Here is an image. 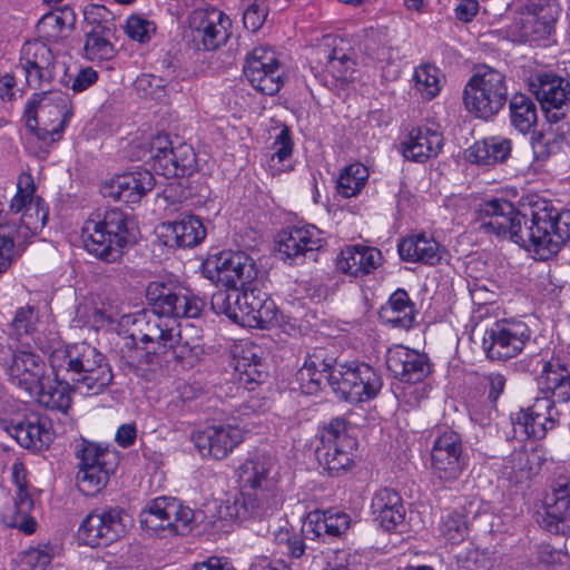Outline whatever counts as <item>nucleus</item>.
<instances>
[{
    "label": "nucleus",
    "instance_id": "28",
    "mask_svg": "<svg viewBox=\"0 0 570 570\" xmlns=\"http://www.w3.org/2000/svg\"><path fill=\"white\" fill-rule=\"evenodd\" d=\"M543 524L550 532L570 531V476H559L546 503Z\"/></svg>",
    "mask_w": 570,
    "mask_h": 570
},
{
    "label": "nucleus",
    "instance_id": "11",
    "mask_svg": "<svg viewBox=\"0 0 570 570\" xmlns=\"http://www.w3.org/2000/svg\"><path fill=\"white\" fill-rule=\"evenodd\" d=\"M194 511L175 498L159 497L151 500L139 513L144 529L153 532L168 530L174 534H186L191 530Z\"/></svg>",
    "mask_w": 570,
    "mask_h": 570
},
{
    "label": "nucleus",
    "instance_id": "61",
    "mask_svg": "<svg viewBox=\"0 0 570 570\" xmlns=\"http://www.w3.org/2000/svg\"><path fill=\"white\" fill-rule=\"evenodd\" d=\"M155 31L151 22L139 17L131 16L126 23V33L132 40L146 42L150 38V32Z\"/></svg>",
    "mask_w": 570,
    "mask_h": 570
},
{
    "label": "nucleus",
    "instance_id": "16",
    "mask_svg": "<svg viewBox=\"0 0 570 570\" xmlns=\"http://www.w3.org/2000/svg\"><path fill=\"white\" fill-rule=\"evenodd\" d=\"M0 364L4 367L12 384L33 393L43 380L45 361L29 348H6L0 346Z\"/></svg>",
    "mask_w": 570,
    "mask_h": 570
},
{
    "label": "nucleus",
    "instance_id": "18",
    "mask_svg": "<svg viewBox=\"0 0 570 570\" xmlns=\"http://www.w3.org/2000/svg\"><path fill=\"white\" fill-rule=\"evenodd\" d=\"M322 232L314 225L293 226L278 234L277 252L284 262L301 264L323 246Z\"/></svg>",
    "mask_w": 570,
    "mask_h": 570
},
{
    "label": "nucleus",
    "instance_id": "21",
    "mask_svg": "<svg viewBox=\"0 0 570 570\" xmlns=\"http://www.w3.org/2000/svg\"><path fill=\"white\" fill-rule=\"evenodd\" d=\"M190 24L195 41L205 50H216L227 41L232 21L222 10L206 8L193 12Z\"/></svg>",
    "mask_w": 570,
    "mask_h": 570
},
{
    "label": "nucleus",
    "instance_id": "41",
    "mask_svg": "<svg viewBox=\"0 0 570 570\" xmlns=\"http://www.w3.org/2000/svg\"><path fill=\"white\" fill-rule=\"evenodd\" d=\"M512 142L501 136L484 138L468 149V159L481 166L504 163L511 155Z\"/></svg>",
    "mask_w": 570,
    "mask_h": 570
},
{
    "label": "nucleus",
    "instance_id": "23",
    "mask_svg": "<svg viewBox=\"0 0 570 570\" xmlns=\"http://www.w3.org/2000/svg\"><path fill=\"white\" fill-rule=\"evenodd\" d=\"M155 186V178L149 170L122 174L104 181L100 193L105 198L137 204Z\"/></svg>",
    "mask_w": 570,
    "mask_h": 570
},
{
    "label": "nucleus",
    "instance_id": "49",
    "mask_svg": "<svg viewBox=\"0 0 570 570\" xmlns=\"http://www.w3.org/2000/svg\"><path fill=\"white\" fill-rule=\"evenodd\" d=\"M368 169L361 163L346 166L337 179L336 190L344 198H351L361 193L368 179Z\"/></svg>",
    "mask_w": 570,
    "mask_h": 570
},
{
    "label": "nucleus",
    "instance_id": "64",
    "mask_svg": "<svg viewBox=\"0 0 570 570\" xmlns=\"http://www.w3.org/2000/svg\"><path fill=\"white\" fill-rule=\"evenodd\" d=\"M326 525L328 537H340L350 528L351 518L345 512L327 510Z\"/></svg>",
    "mask_w": 570,
    "mask_h": 570
},
{
    "label": "nucleus",
    "instance_id": "10",
    "mask_svg": "<svg viewBox=\"0 0 570 570\" xmlns=\"http://www.w3.org/2000/svg\"><path fill=\"white\" fill-rule=\"evenodd\" d=\"M77 485L85 495H95L108 483L114 470V454L107 448L82 441L77 445Z\"/></svg>",
    "mask_w": 570,
    "mask_h": 570
},
{
    "label": "nucleus",
    "instance_id": "30",
    "mask_svg": "<svg viewBox=\"0 0 570 570\" xmlns=\"http://www.w3.org/2000/svg\"><path fill=\"white\" fill-rule=\"evenodd\" d=\"M31 105H36V115L39 116L41 125H56L65 129L72 116L69 96L58 90L35 94Z\"/></svg>",
    "mask_w": 570,
    "mask_h": 570
},
{
    "label": "nucleus",
    "instance_id": "25",
    "mask_svg": "<svg viewBox=\"0 0 570 570\" xmlns=\"http://www.w3.org/2000/svg\"><path fill=\"white\" fill-rule=\"evenodd\" d=\"M12 478L17 487L14 501L13 505L3 513L2 519L8 527L31 534L36 531L37 522L30 517L33 500L27 490V471L21 462L13 463Z\"/></svg>",
    "mask_w": 570,
    "mask_h": 570
},
{
    "label": "nucleus",
    "instance_id": "46",
    "mask_svg": "<svg viewBox=\"0 0 570 570\" xmlns=\"http://www.w3.org/2000/svg\"><path fill=\"white\" fill-rule=\"evenodd\" d=\"M510 122L519 132H529L537 124L534 101L524 94H515L509 101Z\"/></svg>",
    "mask_w": 570,
    "mask_h": 570
},
{
    "label": "nucleus",
    "instance_id": "58",
    "mask_svg": "<svg viewBox=\"0 0 570 570\" xmlns=\"http://www.w3.org/2000/svg\"><path fill=\"white\" fill-rule=\"evenodd\" d=\"M279 551L292 558H301L306 549L304 539L299 534H292L287 530H281L275 537Z\"/></svg>",
    "mask_w": 570,
    "mask_h": 570
},
{
    "label": "nucleus",
    "instance_id": "51",
    "mask_svg": "<svg viewBox=\"0 0 570 570\" xmlns=\"http://www.w3.org/2000/svg\"><path fill=\"white\" fill-rule=\"evenodd\" d=\"M466 517L458 511H450L442 515L439 524V534L446 542L458 544L468 535Z\"/></svg>",
    "mask_w": 570,
    "mask_h": 570
},
{
    "label": "nucleus",
    "instance_id": "35",
    "mask_svg": "<svg viewBox=\"0 0 570 570\" xmlns=\"http://www.w3.org/2000/svg\"><path fill=\"white\" fill-rule=\"evenodd\" d=\"M264 350L252 341H242L234 348L235 370L246 383H258L266 377Z\"/></svg>",
    "mask_w": 570,
    "mask_h": 570
},
{
    "label": "nucleus",
    "instance_id": "47",
    "mask_svg": "<svg viewBox=\"0 0 570 570\" xmlns=\"http://www.w3.org/2000/svg\"><path fill=\"white\" fill-rule=\"evenodd\" d=\"M196 166V155L188 144L173 147L170 155L161 163L163 175L167 177H184L190 175Z\"/></svg>",
    "mask_w": 570,
    "mask_h": 570
},
{
    "label": "nucleus",
    "instance_id": "31",
    "mask_svg": "<svg viewBox=\"0 0 570 570\" xmlns=\"http://www.w3.org/2000/svg\"><path fill=\"white\" fill-rule=\"evenodd\" d=\"M6 430L22 448L33 451L47 449L53 438L49 422L36 415L11 423Z\"/></svg>",
    "mask_w": 570,
    "mask_h": 570
},
{
    "label": "nucleus",
    "instance_id": "55",
    "mask_svg": "<svg viewBox=\"0 0 570 570\" xmlns=\"http://www.w3.org/2000/svg\"><path fill=\"white\" fill-rule=\"evenodd\" d=\"M38 314L30 305L17 309L14 317L10 324L12 334L20 338L30 335L37 330Z\"/></svg>",
    "mask_w": 570,
    "mask_h": 570
},
{
    "label": "nucleus",
    "instance_id": "15",
    "mask_svg": "<svg viewBox=\"0 0 570 570\" xmlns=\"http://www.w3.org/2000/svg\"><path fill=\"white\" fill-rule=\"evenodd\" d=\"M466 466L463 443L459 433L449 430L433 442L431 468L434 476L444 485L458 481Z\"/></svg>",
    "mask_w": 570,
    "mask_h": 570
},
{
    "label": "nucleus",
    "instance_id": "38",
    "mask_svg": "<svg viewBox=\"0 0 570 570\" xmlns=\"http://www.w3.org/2000/svg\"><path fill=\"white\" fill-rule=\"evenodd\" d=\"M166 244L176 247H194L206 236L203 222L195 215H185L178 220L164 224Z\"/></svg>",
    "mask_w": 570,
    "mask_h": 570
},
{
    "label": "nucleus",
    "instance_id": "17",
    "mask_svg": "<svg viewBox=\"0 0 570 570\" xmlns=\"http://www.w3.org/2000/svg\"><path fill=\"white\" fill-rule=\"evenodd\" d=\"M234 322L252 328H268L277 318L273 299L259 287H240Z\"/></svg>",
    "mask_w": 570,
    "mask_h": 570
},
{
    "label": "nucleus",
    "instance_id": "9",
    "mask_svg": "<svg viewBox=\"0 0 570 570\" xmlns=\"http://www.w3.org/2000/svg\"><path fill=\"white\" fill-rule=\"evenodd\" d=\"M316 449L318 463L331 475H341L354 464L355 441L346 432L344 419H333L321 432Z\"/></svg>",
    "mask_w": 570,
    "mask_h": 570
},
{
    "label": "nucleus",
    "instance_id": "43",
    "mask_svg": "<svg viewBox=\"0 0 570 570\" xmlns=\"http://www.w3.org/2000/svg\"><path fill=\"white\" fill-rule=\"evenodd\" d=\"M415 305L409 294L401 287L390 296L389 302L382 307V317L393 327L410 328L415 320Z\"/></svg>",
    "mask_w": 570,
    "mask_h": 570
},
{
    "label": "nucleus",
    "instance_id": "48",
    "mask_svg": "<svg viewBox=\"0 0 570 570\" xmlns=\"http://www.w3.org/2000/svg\"><path fill=\"white\" fill-rule=\"evenodd\" d=\"M540 468L539 455L525 449L511 453L504 463V474L517 482L529 479Z\"/></svg>",
    "mask_w": 570,
    "mask_h": 570
},
{
    "label": "nucleus",
    "instance_id": "33",
    "mask_svg": "<svg viewBox=\"0 0 570 570\" xmlns=\"http://www.w3.org/2000/svg\"><path fill=\"white\" fill-rule=\"evenodd\" d=\"M382 258L381 250L374 247L353 245L341 250L336 265L342 273L362 278L376 269Z\"/></svg>",
    "mask_w": 570,
    "mask_h": 570
},
{
    "label": "nucleus",
    "instance_id": "34",
    "mask_svg": "<svg viewBox=\"0 0 570 570\" xmlns=\"http://www.w3.org/2000/svg\"><path fill=\"white\" fill-rule=\"evenodd\" d=\"M374 520L386 531L394 530L403 523L405 508L401 495L389 488L377 490L371 501Z\"/></svg>",
    "mask_w": 570,
    "mask_h": 570
},
{
    "label": "nucleus",
    "instance_id": "52",
    "mask_svg": "<svg viewBox=\"0 0 570 570\" xmlns=\"http://www.w3.org/2000/svg\"><path fill=\"white\" fill-rule=\"evenodd\" d=\"M21 213L18 233L22 236L35 235L41 230L47 223L49 214L41 198H37L36 205H30Z\"/></svg>",
    "mask_w": 570,
    "mask_h": 570
},
{
    "label": "nucleus",
    "instance_id": "6",
    "mask_svg": "<svg viewBox=\"0 0 570 570\" xmlns=\"http://www.w3.org/2000/svg\"><path fill=\"white\" fill-rule=\"evenodd\" d=\"M505 76L489 66H482L464 87L463 101L466 110L475 117L492 119L508 101Z\"/></svg>",
    "mask_w": 570,
    "mask_h": 570
},
{
    "label": "nucleus",
    "instance_id": "12",
    "mask_svg": "<svg viewBox=\"0 0 570 570\" xmlns=\"http://www.w3.org/2000/svg\"><path fill=\"white\" fill-rule=\"evenodd\" d=\"M128 522L129 517L121 509H97L80 523L78 540L92 548L106 546L126 533Z\"/></svg>",
    "mask_w": 570,
    "mask_h": 570
},
{
    "label": "nucleus",
    "instance_id": "26",
    "mask_svg": "<svg viewBox=\"0 0 570 570\" xmlns=\"http://www.w3.org/2000/svg\"><path fill=\"white\" fill-rule=\"evenodd\" d=\"M386 366L395 379L405 383H419L430 372L426 355L403 345H395L387 350Z\"/></svg>",
    "mask_w": 570,
    "mask_h": 570
},
{
    "label": "nucleus",
    "instance_id": "2",
    "mask_svg": "<svg viewBox=\"0 0 570 570\" xmlns=\"http://www.w3.org/2000/svg\"><path fill=\"white\" fill-rule=\"evenodd\" d=\"M242 492L226 501V517L238 521L273 514L283 504L278 490V470L275 459L265 453L252 454L238 469Z\"/></svg>",
    "mask_w": 570,
    "mask_h": 570
},
{
    "label": "nucleus",
    "instance_id": "56",
    "mask_svg": "<svg viewBox=\"0 0 570 570\" xmlns=\"http://www.w3.org/2000/svg\"><path fill=\"white\" fill-rule=\"evenodd\" d=\"M135 89L142 98L159 100L165 97L166 81L155 75H141L135 80Z\"/></svg>",
    "mask_w": 570,
    "mask_h": 570
},
{
    "label": "nucleus",
    "instance_id": "32",
    "mask_svg": "<svg viewBox=\"0 0 570 570\" xmlns=\"http://www.w3.org/2000/svg\"><path fill=\"white\" fill-rule=\"evenodd\" d=\"M537 382L541 397H549L553 405L570 401V372L560 360L546 362Z\"/></svg>",
    "mask_w": 570,
    "mask_h": 570
},
{
    "label": "nucleus",
    "instance_id": "22",
    "mask_svg": "<svg viewBox=\"0 0 570 570\" xmlns=\"http://www.w3.org/2000/svg\"><path fill=\"white\" fill-rule=\"evenodd\" d=\"M244 438L243 430L235 425H210L194 432L193 442L203 456L226 458Z\"/></svg>",
    "mask_w": 570,
    "mask_h": 570
},
{
    "label": "nucleus",
    "instance_id": "27",
    "mask_svg": "<svg viewBox=\"0 0 570 570\" xmlns=\"http://www.w3.org/2000/svg\"><path fill=\"white\" fill-rule=\"evenodd\" d=\"M147 298L153 306L155 316L194 318L200 314L202 302L187 295H178L160 287H147Z\"/></svg>",
    "mask_w": 570,
    "mask_h": 570
},
{
    "label": "nucleus",
    "instance_id": "57",
    "mask_svg": "<svg viewBox=\"0 0 570 570\" xmlns=\"http://www.w3.org/2000/svg\"><path fill=\"white\" fill-rule=\"evenodd\" d=\"M135 282H146L147 285H175L179 284V276L173 272L165 269L164 267H155L154 269L144 268L138 272Z\"/></svg>",
    "mask_w": 570,
    "mask_h": 570
},
{
    "label": "nucleus",
    "instance_id": "5",
    "mask_svg": "<svg viewBox=\"0 0 570 570\" xmlns=\"http://www.w3.org/2000/svg\"><path fill=\"white\" fill-rule=\"evenodd\" d=\"M129 225L127 214L118 208L91 213L81 227L85 249L99 259L116 261L128 242Z\"/></svg>",
    "mask_w": 570,
    "mask_h": 570
},
{
    "label": "nucleus",
    "instance_id": "37",
    "mask_svg": "<svg viewBox=\"0 0 570 570\" xmlns=\"http://www.w3.org/2000/svg\"><path fill=\"white\" fill-rule=\"evenodd\" d=\"M530 90L542 109L563 107L570 99V82L551 73L538 75L530 81Z\"/></svg>",
    "mask_w": 570,
    "mask_h": 570
},
{
    "label": "nucleus",
    "instance_id": "59",
    "mask_svg": "<svg viewBox=\"0 0 570 570\" xmlns=\"http://www.w3.org/2000/svg\"><path fill=\"white\" fill-rule=\"evenodd\" d=\"M51 562V556L41 549L31 548L21 553L20 570H45Z\"/></svg>",
    "mask_w": 570,
    "mask_h": 570
},
{
    "label": "nucleus",
    "instance_id": "44",
    "mask_svg": "<svg viewBox=\"0 0 570 570\" xmlns=\"http://www.w3.org/2000/svg\"><path fill=\"white\" fill-rule=\"evenodd\" d=\"M355 52L351 48H345V43L341 40L327 56L326 71L343 86L355 80Z\"/></svg>",
    "mask_w": 570,
    "mask_h": 570
},
{
    "label": "nucleus",
    "instance_id": "4",
    "mask_svg": "<svg viewBox=\"0 0 570 570\" xmlns=\"http://www.w3.org/2000/svg\"><path fill=\"white\" fill-rule=\"evenodd\" d=\"M138 337L146 346L139 355V364L150 371H158L169 367L173 363L181 366L190 365L191 350L187 343H180L179 332L169 326L167 322L159 316H153L144 323L137 321Z\"/></svg>",
    "mask_w": 570,
    "mask_h": 570
},
{
    "label": "nucleus",
    "instance_id": "63",
    "mask_svg": "<svg viewBox=\"0 0 570 570\" xmlns=\"http://www.w3.org/2000/svg\"><path fill=\"white\" fill-rule=\"evenodd\" d=\"M303 532L312 535L313 539H321L327 535L326 511L309 512L303 524Z\"/></svg>",
    "mask_w": 570,
    "mask_h": 570
},
{
    "label": "nucleus",
    "instance_id": "36",
    "mask_svg": "<svg viewBox=\"0 0 570 570\" xmlns=\"http://www.w3.org/2000/svg\"><path fill=\"white\" fill-rule=\"evenodd\" d=\"M397 250L400 257L406 262L435 265L442 258L440 244L433 236L425 233H417L403 238L397 245Z\"/></svg>",
    "mask_w": 570,
    "mask_h": 570
},
{
    "label": "nucleus",
    "instance_id": "14",
    "mask_svg": "<svg viewBox=\"0 0 570 570\" xmlns=\"http://www.w3.org/2000/svg\"><path fill=\"white\" fill-rule=\"evenodd\" d=\"M243 70L250 85L264 95L273 96L284 85L285 68L271 48H254L247 55Z\"/></svg>",
    "mask_w": 570,
    "mask_h": 570
},
{
    "label": "nucleus",
    "instance_id": "53",
    "mask_svg": "<svg viewBox=\"0 0 570 570\" xmlns=\"http://www.w3.org/2000/svg\"><path fill=\"white\" fill-rule=\"evenodd\" d=\"M35 193L36 185L33 177L29 173H21L17 181V193L10 203V212L19 214L30 205H36L38 197L35 196Z\"/></svg>",
    "mask_w": 570,
    "mask_h": 570
},
{
    "label": "nucleus",
    "instance_id": "54",
    "mask_svg": "<svg viewBox=\"0 0 570 570\" xmlns=\"http://www.w3.org/2000/svg\"><path fill=\"white\" fill-rule=\"evenodd\" d=\"M238 289L240 287H219L212 295L210 304L217 314H225L234 322L237 317L236 306L239 299Z\"/></svg>",
    "mask_w": 570,
    "mask_h": 570
},
{
    "label": "nucleus",
    "instance_id": "19",
    "mask_svg": "<svg viewBox=\"0 0 570 570\" xmlns=\"http://www.w3.org/2000/svg\"><path fill=\"white\" fill-rule=\"evenodd\" d=\"M19 67L31 88H39L55 77L56 57L43 42L27 41L20 51Z\"/></svg>",
    "mask_w": 570,
    "mask_h": 570
},
{
    "label": "nucleus",
    "instance_id": "24",
    "mask_svg": "<svg viewBox=\"0 0 570 570\" xmlns=\"http://www.w3.org/2000/svg\"><path fill=\"white\" fill-rule=\"evenodd\" d=\"M540 1H531L519 12L512 24V35L519 42H539L553 31V18Z\"/></svg>",
    "mask_w": 570,
    "mask_h": 570
},
{
    "label": "nucleus",
    "instance_id": "42",
    "mask_svg": "<svg viewBox=\"0 0 570 570\" xmlns=\"http://www.w3.org/2000/svg\"><path fill=\"white\" fill-rule=\"evenodd\" d=\"M76 23V13L69 6L53 8L37 23L39 37L48 41H59L68 36Z\"/></svg>",
    "mask_w": 570,
    "mask_h": 570
},
{
    "label": "nucleus",
    "instance_id": "8",
    "mask_svg": "<svg viewBox=\"0 0 570 570\" xmlns=\"http://www.w3.org/2000/svg\"><path fill=\"white\" fill-rule=\"evenodd\" d=\"M204 273L213 283L220 285H250L256 282H272L266 269L257 266L256 262L244 252L225 250L212 255L204 263Z\"/></svg>",
    "mask_w": 570,
    "mask_h": 570
},
{
    "label": "nucleus",
    "instance_id": "13",
    "mask_svg": "<svg viewBox=\"0 0 570 570\" xmlns=\"http://www.w3.org/2000/svg\"><path fill=\"white\" fill-rule=\"evenodd\" d=\"M530 338V330L524 322L502 320L487 328L482 347L491 360L505 361L517 356Z\"/></svg>",
    "mask_w": 570,
    "mask_h": 570
},
{
    "label": "nucleus",
    "instance_id": "3",
    "mask_svg": "<svg viewBox=\"0 0 570 570\" xmlns=\"http://www.w3.org/2000/svg\"><path fill=\"white\" fill-rule=\"evenodd\" d=\"M62 360L66 372L73 389L85 395H98L112 382L114 374L104 354L95 346L85 342L67 346L63 351L51 355L52 368L61 366Z\"/></svg>",
    "mask_w": 570,
    "mask_h": 570
},
{
    "label": "nucleus",
    "instance_id": "60",
    "mask_svg": "<svg viewBox=\"0 0 570 570\" xmlns=\"http://www.w3.org/2000/svg\"><path fill=\"white\" fill-rule=\"evenodd\" d=\"M267 17V8L263 1H255L247 7L243 14L244 26L247 30L257 31Z\"/></svg>",
    "mask_w": 570,
    "mask_h": 570
},
{
    "label": "nucleus",
    "instance_id": "7",
    "mask_svg": "<svg viewBox=\"0 0 570 570\" xmlns=\"http://www.w3.org/2000/svg\"><path fill=\"white\" fill-rule=\"evenodd\" d=\"M328 383L333 391L350 403H360L376 396L382 387L377 372L365 363L338 362L333 357Z\"/></svg>",
    "mask_w": 570,
    "mask_h": 570
},
{
    "label": "nucleus",
    "instance_id": "20",
    "mask_svg": "<svg viewBox=\"0 0 570 570\" xmlns=\"http://www.w3.org/2000/svg\"><path fill=\"white\" fill-rule=\"evenodd\" d=\"M560 413L549 397H537L525 411L517 413L513 420L515 434L525 438L542 439L559 422Z\"/></svg>",
    "mask_w": 570,
    "mask_h": 570
},
{
    "label": "nucleus",
    "instance_id": "40",
    "mask_svg": "<svg viewBox=\"0 0 570 570\" xmlns=\"http://www.w3.org/2000/svg\"><path fill=\"white\" fill-rule=\"evenodd\" d=\"M333 357H327L324 348H315L297 372L301 387L307 394L317 392L324 380L328 381Z\"/></svg>",
    "mask_w": 570,
    "mask_h": 570
},
{
    "label": "nucleus",
    "instance_id": "50",
    "mask_svg": "<svg viewBox=\"0 0 570 570\" xmlns=\"http://www.w3.org/2000/svg\"><path fill=\"white\" fill-rule=\"evenodd\" d=\"M413 80L422 98L431 100L439 95L443 86V73L434 65L425 63L415 68Z\"/></svg>",
    "mask_w": 570,
    "mask_h": 570
},
{
    "label": "nucleus",
    "instance_id": "1",
    "mask_svg": "<svg viewBox=\"0 0 570 570\" xmlns=\"http://www.w3.org/2000/svg\"><path fill=\"white\" fill-rule=\"evenodd\" d=\"M480 228L532 249L541 259L557 254L570 239V210L543 207L532 212L531 225L522 229L524 216L505 199H491L478 210Z\"/></svg>",
    "mask_w": 570,
    "mask_h": 570
},
{
    "label": "nucleus",
    "instance_id": "39",
    "mask_svg": "<svg viewBox=\"0 0 570 570\" xmlns=\"http://www.w3.org/2000/svg\"><path fill=\"white\" fill-rule=\"evenodd\" d=\"M90 29L85 35L86 57L91 60H108L114 57L116 50L111 43L114 26L107 21H90L86 18Z\"/></svg>",
    "mask_w": 570,
    "mask_h": 570
},
{
    "label": "nucleus",
    "instance_id": "29",
    "mask_svg": "<svg viewBox=\"0 0 570 570\" xmlns=\"http://www.w3.org/2000/svg\"><path fill=\"white\" fill-rule=\"evenodd\" d=\"M402 146V153L406 159L424 163L440 154L443 147V136L438 128L421 126L409 132Z\"/></svg>",
    "mask_w": 570,
    "mask_h": 570
},
{
    "label": "nucleus",
    "instance_id": "62",
    "mask_svg": "<svg viewBox=\"0 0 570 570\" xmlns=\"http://www.w3.org/2000/svg\"><path fill=\"white\" fill-rule=\"evenodd\" d=\"M173 144L168 135L158 134L150 141V158L155 160V169H161V163L168 158L173 149Z\"/></svg>",
    "mask_w": 570,
    "mask_h": 570
},
{
    "label": "nucleus",
    "instance_id": "45",
    "mask_svg": "<svg viewBox=\"0 0 570 570\" xmlns=\"http://www.w3.org/2000/svg\"><path fill=\"white\" fill-rule=\"evenodd\" d=\"M40 405L66 413L71 406V387L65 381H53L40 384L35 390Z\"/></svg>",
    "mask_w": 570,
    "mask_h": 570
}]
</instances>
